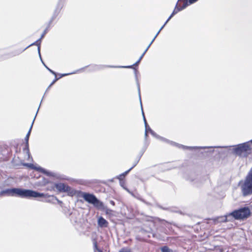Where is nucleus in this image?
Wrapping results in <instances>:
<instances>
[{
    "label": "nucleus",
    "mask_w": 252,
    "mask_h": 252,
    "mask_svg": "<svg viewBox=\"0 0 252 252\" xmlns=\"http://www.w3.org/2000/svg\"><path fill=\"white\" fill-rule=\"evenodd\" d=\"M0 194L1 195H3L4 194H7L11 196L17 195L22 198L46 197L48 196L47 194L40 193L31 189H22L19 188L6 189L1 191Z\"/></svg>",
    "instance_id": "1"
},
{
    "label": "nucleus",
    "mask_w": 252,
    "mask_h": 252,
    "mask_svg": "<svg viewBox=\"0 0 252 252\" xmlns=\"http://www.w3.org/2000/svg\"><path fill=\"white\" fill-rule=\"evenodd\" d=\"M252 140L249 142L240 144L233 149V153L240 157H247L251 152V144Z\"/></svg>",
    "instance_id": "2"
},
{
    "label": "nucleus",
    "mask_w": 252,
    "mask_h": 252,
    "mask_svg": "<svg viewBox=\"0 0 252 252\" xmlns=\"http://www.w3.org/2000/svg\"><path fill=\"white\" fill-rule=\"evenodd\" d=\"M241 189L244 196H248L252 194V168L242 185Z\"/></svg>",
    "instance_id": "3"
},
{
    "label": "nucleus",
    "mask_w": 252,
    "mask_h": 252,
    "mask_svg": "<svg viewBox=\"0 0 252 252\" xmlns=\"http://www.w3.org/2000/svg\"><path fill=\"white\" fill-rule=\"evenodd\" d=\"M197 0H178L173 12L165 22V24H167L175 14L186 8L189 4L194 3Z\"/></svg>",
    "instance_id": "4"
},
{
    "label": "nucleus",
    "mask_w": 252,
    "mask_h": 252,
    "mask_svg": "<svg viewBox=\"0 0 252 252\" xmlns=\"http://www.w3.org/2000/svg\"><path fill=\"white\" fill-rule=\"evenodd\" d=\"M251 214V211L249 207H245L239 209L234 210L230 213L232 220H243L248 218Z\"/></svg>",
    "instance_id": "5"
},
{
    "label": "nucleus",
    "mask_w": 252,
    "mask_h": 252,
    "mask_svg": "<svg viewBox=\"0 0 252 252\" xmlns=\"http://www.w3.org/2000/svg\"><path fill=\"white\" fill-rule=\"evenodd\" d=\"M150 133L154 136V137H156L157 138H159L161 141H163L164 142H165L167 143H169V144L176 146L179 148H182L183 149H189V150H192V149H204L206 147H188L186 146L183 145L179 144L178 143H175L173 141H170L168 139H166L163 137H160L158 136L152 129H150Z\"/></svg>",
    "instance_id": "6"
},
{
    "label": "nucleus",
    "mask_w": 252,
    "mask_h": 252,
    "mask_svg": "<svg viewBox=\"0 0 252 252\" xmlns=\"http://www.w3.org/2000/svg\"><path fill=\"white\" fill-rule=\"evenodd\" d=\"M55 187L60 192H68L71 195L74 194V191L71 188L63 183L55 184Z\"/></svg>",
    "instance_id": "7"
},
{
    "label": "nucleus",
    "mask_w": 252,
    "mask_h": 252,
    "mask_svg": "<svg viewBox=\"0 0 252 252\" xmlns=\"http://www.w3.org/2000/svg\"><path fill=\"white\" fill-rule=\"evenodd\" d=\"M80 196L82 197L85 201L92 204H93L96 198L94 195L89 193L80 191Z\"/></svg>",
    "instance_id": "8"
},
{
    "label": "nucleus",
    "mask_w": 252,
    "mask_h": 252,
    "mask_svg": "<svg viewBox=\"0 0 252 252\" xmlns=\"http://www.w3.org/2000/svg\"><path fill=\"white\" fill-rule=\"evenodd\" d=\"M46 32H47L46 30H45L43 32V33L42 34L41 37L39 39H38L35 42L30 44V45L27 46L26 48H25L24 49L20 51L17 54H19L21 53L22 52H23L24 51L26 50L27 48H28L30 46H32V45H37L38 46V54H39V56H40V43H41V40L44 37L45 34L46 33Z\"/></svg>",
    "instance_id": "9"
},
{
    "label": "nucleus",
    "mask_w": 252,
    "mask_h": 252,
    "mask_svg": "<svg viewBox=\"0 0 252 252\" xmlns=\"http://www.w3.org/2000/svg\"><path fill=\"white\" fill-rule=\"evenodd\" d=\"M137 85L138 91V93H139V99H140V104H141V110H142V115H143V119H144V121L145 127V137H147V136L148 135V128L147 127H148V124L147 123L146 118L145 117L144 112H143V110L142 106V102H141V95H140V85H139V83L138 82H137Z\"/></svg>",
    "instance_id": "10"
},
{
    "label": "nucleus",
    "mask_w": 252,
    "mask_h": 252,
    "mask_svg": "<svg viewBox=\"0 0 252 252\" xmlns=\"http://www.w3.org/2000/svg\"><path fill=\"white\" fill-rule=\"evenodd\" d=\"M230 213L223 216L218 217L214 219V221L217 222H224L232 221Z\"/></svg>",
    "instance_id": "11"
},
{
    "label": "nucleus",
    "mask_w": 252,
    "mask_h": 252,
    "mask_svg": "<svg viewBox=\"0 0 252 252\" xmlns=\"http://www.w3.org/2000/svg\"><path fill=\"white\" fill-rule=\"evenodd\" d=\"M33 124V121H32L31 126L30 127V128L25 138V140L26 141V145H25V148L24 149V151H25L26 152V153H27V154L28 155L29 157H30V151H29L28 141H29V137H30V135L31 134V132L32 130V127Z\"/></svg>",
    "instance_id": "12"
},
{
    "label": "nucleus",
    "mask_w": 252,
    "mask_h": 252,
    "mask_svg": "<svg viewBox=\"0 0 252 252\" xmlns=\"http://www.w3.org/2000/svg\"><path fill=\"white\" fill-rule=\"evenodd\" d=\"M93 205L94 206V207L99 210H102L106 209V207L104 206L103 202L100 201L97 198L93 203Z\"/></svg>",
    "instance_id": "13"
},
{
    "label": "nucleus",
    "mask_w": 252,
    "mask_h": 252,
    "mask_svg": "<svg viewBox=\"0 0 252 252\" xmlns=\"http://www.w3.org/2000/svg\"><path fill=\"white\" fill-rule=\"evenodd\" d=\"M108 222L103 217H100L98 219V224L101 227H107Z\"/></svg>",
    "instance_id": "14"
},
{
    "label": "nucleus",
    "mask_w": 252,
    "mask_h": 252,
    "mask_svg": "<svg viewBox=\"0 0 252 252\" xmlns=\"http://www.w3.org/2000/svg\"><path fill=\"white\" fill-rule=\"evenodd\" d=\"M62 4H61L60 3H59L57 5V7L56 10H55L54 13L52 17V19H51V21H53L57 16V15L59 13L61 9H62Z\"/></svg>",
    "instance_id": "15"
},
{
    "label": "nucleus",
    "mask_w": 252,
    "mask_h": 252,
    "mask_svg": "<svg viewBox=\"0 0 252 252\" xmlns=\"http://www.w3.org/2000/svg\"><path fill=\"white\" fill-rule=\"evenodd\" d=\"M36 169L38 171H39L41 172L42 173H43L47 175L54 176L53 173L49 172L41 167H39L37 168Z\"/></svg>",
    "instance_id": "16"
},
{
    "label": "nucleus",
    "mask_w": 252,
    "mask_h": 252,
    "mask_svg": "<svg viewBox=\"0 0 252 252\" xmlns=\"http://www.w3.org/2000/svg\"><path fill=\"white\" fill-rule=\"evenodd\" d=\"M138 162V161H137L129 169H128V170L126 171V172H125L124 173L121 174L120 175V177H125V176H126L128 173L134 167L136 166V165L137 164V162Z\"/></svg>",
    "instance_id": "17"
},
{
    "label": "nucleus",
    "mask_w": 252,
    "mask_h": 252,
    "mask_svg": "<svg viewBox=\"0 0 252 252\" xmlns=\"http://www.w3.org/2000/svg\"><path fill=\"white\" fill-rule=\"evenodd\" d=\"M161 251L162 252H173L172 250L169 249L167 246H164L161 248Z\"/></svg>",
    "instance_id": "18"
},
{
    "label": "nucleus",
    "mask_w": 252,
    "mask_h": 252,
    "mask_svg": "<svg viewBox=\"0 0 252 252\" xmlns=\"http://www.w3.org/2000/svg\"><path fill=\"white\" fill-rule=\"evenodd\" d=\"M40 57V60L42 62V63H43V64H44V65L45 66V67L51 73H52L53 74H54L56 77V73L55 72H54L53 70H51V69H50L49 67H48L45 64V63H44V62H43L42 60V58H41V56H39Z\"/></svg>",
    "instance_id": "19"
},
{
    "label": "nucleus",
    "mask_w": 252,
    "mask_h": 252,
    "mask_svg": "<svg viewBox=\"0 0 252 252\" xmlns=\"http://www.w3.org/2000/svg\"><path fill=\"white\" fill-rule=\"evenodd\" d=\"M140 62L137 61L134 64H133L132 65H129V66H120V67H123V68H133V66H137L139 63Z\"/></svg>",
    "instance_id": "20"
},
{
    "label": "nucleus",
    "mask_w": 252,
    "mask_h": 252,
    "mask_svg": "<svg viewBox=\"0 0 252 252\" xmlns=\"http://www.w3.org/2000/svg\"><path fill=\"white\" fill-rule=\"evenodd\" d=\"M166 24H165V23H164V24L161 27V28L159 29V30L158 31V32H157V33L156 34V35H155V36L154 37V38L153 39V40H152V43H153L154 42V41L155 40V39H156V38L157 37V36L158 35V34H159V33L162 30V29L164 28V27L165 26V25H166Z\"/></svg>",
    "instance_id": "21"
},
{
    "label": "nucleus",
    "mask_w": 252,
    "mask_h": 252,
    "mask_svg": "<svg viewBox=\"0 0 252 252\" xmlns=\"http://www.w3.org/2000/svg\"><path fill=\"white\" fill-rule=\"evenodd\" d=\"M153 43H152V41L151 42V43L149 44V45H148V46L147 47V48L146 49V50H145V51L144 52V53L141 55V56H140V60H142V59L143 58V57H144L145 54L146 53V52L148 51V49L149 48V47H150V46L151 45V44H152Z\"/></svg>",
    "instance_id": "22"
},
{
    "label": "nucleus",
    "mask_w": 252,
    "mask_h": 252,
    "mask_svg": "<svg viewBox=\"0 0 252 252\" xmlns=\"http://www.w3.org/2000/svg\"><path fill=\"white\" fill-rule=\"evenodd\" d=\"M153 43H152V41L151 42V43L149 44V45H148V46L147 47V48L146 49V50H145V51L144 52V53L141 55V56H140V60H142V59L143 58V57H144L145 54L146 53V52L148 51V49L149 48V47H150V46L151 45V44H152Z\"/></svg>",
    "instance_id": "23"
},
{
    "label": "nucleus",
    "mask_w": 252,
    "mask_h": 252,
    "mask_svg": "<svg viewBox=\"0 0 252 252\" xmlns=\"http://www.w3.org/2000/svg\"><path fill=\"white\" fill-rule=\"evenodd\" d=\"M153 43H152V41L151 42V43L149 44V45H148V46L147 47V48L146 49V50H145V51L144 52V53L141 55V56H140V60H142V59L143 58V57H144L145 54L146 53V52L148 51V49L149 48V47H150V46L151 45V44H152Z\"/></svg>",
    "instance_id": "24"
},
{
    "label": "nucleus",
    "mask_w": 252,
    "mask_h": 252,
    "mask_svg": "<svg viewBox=\"0 0 252 252\" xmlns=\"http://www.w3.org/2000/svg\"><path fill=\"white\" fill-rule=\"evenodd\" d=\"M119 252H131L128 248H123L121 250H120Z\"/></svg>",
    "instance_id": "25"
},
{
    "label": "nucleus",
    "mask_w": 252,
    "mask_h": 252,
    "mask_svg": "<svg viewBox=\"0 0 252 252\" xmlns=\"http://www.w3.org/2000/svg\"><path fill=\"white\" fill-rule=\"evenodd\" d=\"M103 210L105 211L106 214H111V212H112V211L111 210L108 209L106 207V209Z\"/></svg>",
    "instance_id": "26"
},
{
    "label": "nucleus",
    "mask_w": 252,
    "mask_h": 252,
    "mask_svg": "<svg viewBox=\"0 0 252 252\" xmlns=\"http://www.w3.org/2000/svg\"><path fill=\"white\" fill-rule=\"evenodd\" d=\"M58 79H59V78H56L54 80H53V82L49 85V86L48 87L47 89H48L50 87H51Z\"/></svg>",
    "instance_id": "27"
},
{
    "label": "nucleus",
    "mask_w": 252,
    "mask_h": 252,
    "mask_svg": "<svg viewBox=\"0 0 252 252\" xmlns=\"http://www.w3.org/2000/svg\"><path fill=\"white\" fill-rule=\"evenodd\" d=\"M123 177H120V175L117 177V178L118 179L120 180V184L122 183V178Z\"/></svg>",
    "instance_id": "28"
},
{
    "label": "nucleus",
    "mask_w": 252,
    "mask_h": 252,
    "mask_svg": "<svg viewBox=\"0 0 252 252\" xmlns=\"http://www.w3.org/2000/svg\"><path fill=\"white\" fill-rule=\"evenodd\" d=\"M74 73H67V74H63L61 75V77H63V76H66V75H69V74H73V73H74Z\"/></svg>",
    "instance_id": "29"
},
{
    "label": "nucleus",
    "mask_w": 252,
    "mask_h": 252,
    "mask_svg": "<svg viewBox=\"0 0 252 252\" xmlns=\"http://www.w3.org/2000/svg\"><path fill=\"white\" fill-rule=\"evenodd\" d=\"M110 203L113 206L115 205V202L112 200L110 201Z\"/></svg>",
    "instance_id": "30"
},
{
    "label": "nucleus",
    "mask_w": 252,
    "mask_h": 252,
    "mask_svg": "<svg viewBox=\"0 0 252 252\" xmlns=\"http://www.w3.org/2000/svg\"><path fill=\"white\" fill-rule=\"evenodd\" d=\"M39 108H40V107H38V110H37V111H38V109H39ZM37 112H38V111H37L36 114V115H35V117H34V119H33V122L34 121V120H35V118H36V115H37Z\"/></svg>",
    "instance_id": "31"
},
{
    "label": "nucleus",
    "mask_w": 252,
    "mask_h": 252,
    "mask_svg": "<svg viewBox=\"0 0 252 252\" xmlns=\"http://www.w3.org/2000/svg\"><path fill=\"white\" fill-rule=\"evenodd\" d=\"M39 108H40V107H38V110H37V111H38V109H39ZM37 112H38V111H37L36 114V115H35V117H34V119H33V122L34 121V120H35V118H36V115H37Z\"/></svg>",
    "instance_id": "32"
},
{
    "label": "nucleus",
    "mask_w": 252,
    "mask_h": 252,
    "mask_svg": "<svg viewBox=\"0 0 252 252\" xmlns=\"http://www.w3.org/2000/svg\"><path fill=\"white\" fill-rule=\"evenodd\" d=\"M147 128H148V132H150V129H151V128L149 126Z\"/></svg>",
    "instance_id": "33"
},
{
    "label": "nucleus",
    "mask_w": 252,
    "mask_h": 252,
    "mask_svg": "<svg viewBox=\"0 0 252 252\" xmlns=\"http://www.w3.org/2000/svg\"><path fill=\"white\" fill-rule=\"evenodd\" d=\"M152 235H153V236L154 237H155V234H154V233H152Z\"/></svg>",
    "instance_id": "34"
},
{
    "label": "nucleus",
    "mask_w": 252,
    "mask_h": 252,
    "mask_svg": "<svg viewBox=\"0 0 252 252\" xmlns=\"http://www.w3.org/2000/svg\"><path fill=\"white\" fill-rule=\"evenodd\" d=\"M189 180H190V181H191V182H193V181H194V180L191 179H189Z\"/></svg>",
    "instance_id": "35"
},
{
    "label": "nucleus",
    "mask_w": 252,
    "mask_h": 252,
    "mask_svg": "<svg viewBox=\"0 0 252 252\" xmlns=\"http://www.w3.org/2000/svg\"><path fill=\"white\" fill-rule=\"evenodd\" d=\"M136 73H137V71L136 70H135V75L136 76Z\"/></svg>",
    "instance_id": "36"
},
{
    "label": "nucleus",
    "mask_w": 252,
    "mask_h": 252,
    "mask_svg": "<svg viewBox=\"0 0 252 252\" xmlns=\"http://www.w3.org/2000/svg\"><path fill=\"white\" fill-rule=\"evenodd\" d=\"M123 183H124L122 181V183L120 184L121 185V186H123L122 185H123Z\"/></svg>",
    "instance_id": "37"
},
{
    "label": "nucleus",
    "mask_w": 252,
    "mask_h": 252,
    "mask_svg": "<svg viewBox=\"0 0 252 252\" xmlns=\"http://www.w3.org/2000/svg\"><path fill=\"white\" fill-rule=\"evenodd\" d=\"M141 60H140V58L139 59V60H138L139 62H140Z\"/></svg>",
    "instance_id": "38"
},
{
    "label": "nucleus",
    "mask_w": 252,
    "mask_h": 252,
    "mask_svg": "<svg viewBox=\"0 0 252 252\" xmlns=\"http://www.w3.org/2000/svg\"><path fill=\"white\" fill-rule=\"evenodd\" d=\"M111 67H115V66H111Z\"/></svg>",
    "instance_id": "39"
},
{
    "label": "nucleus",
    "mask_w": 252,
    "mask_h": 252,
    "mask_svg": "<svg viewBox=\"0 0 252 252\" xmlns=\"http://www.w3.org/2000/svg\"><path fill=\"white\" fill-rule=\"evenodd\" d=\"M126 189L127 191H128V192H129V190H128V189Z\"/></svg>",
    "instance_id": "40"
}]
</instances>
